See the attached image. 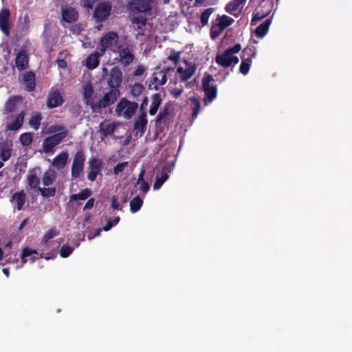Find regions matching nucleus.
<instances>
[{
	"instance_id": "f257e3e1",
	"label": "nucleus",
	"mask_w": 352,
	"mask_h": 352,
	"mask_svg": "<svg viewBox=\"0 0 352 352\" xmlns=\"http://www.w3.org/2000/svg\"><path fill=\"white\" fill-rule=\"evenodd\" d=\"M82 89L83 100L93 111H98L111 105L109 100L110 95L108 96L104 93L103 96L98 98V94H94V89L91 83L84 85Z\"/></svg>"
},
{
	"instance_id": "f03ea898",
	"label": "nucleus",
	"mask_w": 352,
	"mask_h": 352,
	"mask_svg": "<svg viewBox=\"0 0 352 352\" xmlns=\"http://www.w3.org/2000/svg\"><path fill=\"white\" fill-rule=\"evenodd\" d=\"M122 82V72L118 67H113L109 72L107 85L110 89L105 92L109 96V100L111 104H114L120 96L119 89Z\"/></svg>"
},
{
	"instance_id": "7ed1b4c3",
	"label": "nucleus",
	"mask_w": 352,
	"mask_h": 352,
	"mask_svg": "<svg viewBox=\"0 0 352 352\" xmlns=\"http://www.w3.org/2000/svg\"><path fill=\"white\" fill-rule=\"evenodd\" d=\"M241 49V46L239 43L226 49L223 53L216 56V63L225 68L234 66L239 61V58L235 56V54L238 53Z\"/></svg>"
},
{
	"instance_id": "20e7f679",
	"label": "nucleus",
	"mask_w": 352,
	"mask_h": 352,
	"mask_svg": "<svg viewBox=\"0 0 352 352\" xmlns=\"http://www.w3.org/2000/svg\"><path fill=\"white\" fill-rule=\"evenodd\" d=\"M138 108L136 102H131L125 98L120 99L118 103L116 112L118 116H122L125 119H131Z\"/></svg>"
},
{
	"instance_id": "39448f33",
	"label": "nucleus",
	"mask_w": 352,
	"mask_h": 352,
	"mask_svg": "<svg viewBox=\"0 0 352 352\" xmlns=\"http://www.w3.org/2000/svg\"><path fill=\"white\" fill-rule=\"evenodd\" d=\"M67 137V133H56L44 139L42 147L44 153H51L54 147L60 144V143Z\"/></svg>"
},
{
	"instance_id": "423d86ee",
	"label": "nucleus",
	"mask_w": 352,
	"mask_h": 352,
	"mask_svg": "<svg viewBox=\"0 0 352 352\" xmlns=\"http://www.w3.org/2000/svg\"><path fill=\"white\" fill-rule=\"evenodd\" d=\"M159 68V67H157L155 69L157 70ZM173 70V67H165L160 71L154 72L151 81V84L149 87H151V85H153V89L158 90L160 86L164 85L166 82L167 74Z\"/></svg>"
},
{
	"instance_id": "0eeeda50",
	"label": "nucleus",
	"mask_w": 352,
	"mask_h": 352,
	"mask_svg": "<svg viewBox=\"0 0 352 352\" xmlns=\"http://www.w3.org/2000/svg\"><path fill=\"white\" fill-rule=\"evenodd\" d=\"M118 42V35L115 32H109L105 33L100 40V54H104L105 52L111 49L113 46L116 45Z\"/></svg>"
},
{
	"instance_id": "6e6552de",
	"label": "nucleus",
	"mask_w": 352,
	"mask_h": 352,
	"mask_svg": "<svg viewBox=\"0 0 352 352\" xmlns=\"http://www.w3.org/2000/svg\"><path fill=\"white\" fill-rule=\"evenodd\" d=\"M85 157L82 150L78 151L74 155L72 164V177L73 179H77L80 177L83 172L84 163Z\"/></svg>"
},
{
	"instance_id": "1a4fd4ad",
	"label": "nucleus",
	"mask_w": 352,
	"mask_h": 352,
	"mask_svg": "<svg viewBox=\"0 0 352 352\" xmlns=\"http://www.w3.org/2000/svg\"><path fill=\"white\" fill-rule=\"evenodd\" d=\"M213 80V77L210 74L206 76L202 80V87L205 94L204 101L206 104L211 102L217 97V87L210 85V82Z\"/></svg>"
},
{
	"instance_id": "9d476101",
	"label": "nucleus",
	"mask_w": 352,
	"mask_h": 352,
	"mask_svg": "<svg viewBox=\"0 0 352 352\" xmlns=\"http://www.w3.org/2000/svg\"><path fill=\"white\" fill-rule=\"evenodd\" d=\"M257 41L255 40H250L248 45L243 49V75H246L250 70L252 58L256 56L255 44Z\"/></svg>"
},
{
	"instance_id": "9b49d317",
	"label": "nucleus",
	"mask_w": 352,
	"mask_h": 352,
	"mask_svg": "<svg viewBox=\"0 0 352 352\" xmlns=\"http://www.w3.org/2000/svg\"><path fill=\"white\" fill-rule=\"evenodd\" d=\"M118 57L117 58L118 62L124 67H126L132 63L135 59V56L133 53V50L126 46L125 47H118Z\"/></svg>"
},
{
	"instance_id": "f8f14e48",
	"label": "nucleus",
	"mask_w": 352,
	"mask_h": 352,
	"mask_svg": "<svg viewBox=\"0 0 352 352\" xmlns=\"http://www.w3.org/2000/svg\"><path fill=\"white\" fill-rule=\"evenodd\" d=\"M111 8V4L109 2L100 3L95 9L94 16L97 21L102 22L110 15Z\"/></svg>"
},
{
	"instance_id": "ddd939ff",
	"label": "nucleus",
	"mask_w": 352,
	"mask_h": 352,
	"mask_svg": "<svg viewBox=\"0 0 352 352\" xmlns=\"http://www.w3.org/2000/svg\"><path fill=\"white\" fill-rule=\"evenodd\" d=\"M89 168L90 171L87 175V179L91 182H94L99 174L101 175L102 162L96 157H91L89 160Z\"/></svg>"
},
{
	"instance_id": "4468645a",
	"label": "nucleus",
	"mask_w": 352,
	"mask_h": 352,
	"mask_svg": "<svg viewBox=\"0 0 352 352\" xmlns=\"http://www.w3.org/2000/svg\"><path fill=\"white\" fill-rule=\"evenodd\" d=\"M173 164L170 163L165 164L162 166V170L160 175H157L156 180L153 184V188L155 190L160 188L162 184L168 179L169 177L168 174L173 170Z\"/></svg>"
},
{
	"instance_id": "2eb2a0df",
	"label": "nucleus",
	"mask_w": 352,
	"mask_h": 352,
	"mask_svg": "<svg viewBox=\"0 0 352 352\" xmlns=\"http://www.w3.org/2000/svg\"><path fill=\"white\" fill-rule=\"evenodd\" d=\"M187 67L184 69L182 67L177 68V73L179 74L180 80L186 82L189 80L195 73L197 67L195 64L189 63L187 60H184Z\"/></svg>"
},
{
	"instance_id": "dca6fc26",
	"label": "nucleus",
	"mask_w": 352,
	"mask_h": 352,
	"mask_svg": "<svg viewBox=\"0 0 352 352\" xmlns=\"http://www.w3.org/2000/svg\"><path fill=\"white\" fill-rule=\"evenodd\" d=\"M64 99L60 92L55 90L49 93L47 99V106L48 108H55L63 104Z\"/></svg>"
},
{
	"instance_id": "f3484780",
	"label": "nucleus",
	"mask_w": 352,
	"mask_h": 352,
	"mask_svg": "<svg viewBox=\"0 0 352 352\" xmlns=\"http://www.w3.org/2000/svg\"><path fill=\"white\" fill-rule=\"evenodd\" d=\"M62 19L67 23H73L78 19V13L75 8L67 7L61 11Z\"/></svg>"
},
{
	"instance_id": "a211bd4d",
	"label": "nucleus",
	"mask_w": 352,
	"mask_h": 352,
	"mask_svg": "<svg viewBox=\"0 0 352 352\" xmlns=\"http://www.w3.org/2000/svg\"><path fill=\"white\" fill-rule=\"evenodd\" d=\"M29 57L26 52L21 50L15 58V65L19 70H24L28 67Z\"/></svg>"
},
{
	"instance_id": "6ab92c4d",
	"label": "nucleus",
	"mask_w": 352,
	"mask_h": 352,
	"mask_svg": "<svg viewBox=\"0 0 352 352\" xmlns=\"http://www.w3.org/2000/svg\"><path fill=\"white\" fill-rule=\"evenodd\" d=\"M104 54H100V51H96L90 54L85 61V65L90 70L96 68L100 63V56Z\"/></svg>"
},
{
	"instance_id": "aec40b11",
	"label": "nucleus",
	"mask_w": 352,
	"mask_h": 352,
	"mask_svg": "<svg viewBox=\"0 0 352 352\" xmlns=\"http://www.w3.org/2000/svg\"><path fill=\"white\" fill-rule=\"evenodd\" d=\"M10 11L8 9H2L0 11V29L6 35H9Z\"/></svg>"
},
{
	"instance_id": "412c9836",
	"label": "nucleus",
	"mask_w": 352,
	"mask_h": 352,
	"mask_svg": "<svg viewBox=\"0 0 352 352\" xmlns=\"http://www.w3.org/2000/svg\"><path fill=\"white\" fill-rule=\"evenodd\" d=\"M10 201L16 204V208L21 210L23 208L26 202V194L23 190L14 193Z\"/></svg>"
},
{
	"instance_id": "4be33fe9",
	"label": "nucleus",
	"mask_w": 352,
	"mask_h": 352,
	"mask_svg": "<svg viewBox=\"0 0 352 352\" xmlns=\"http://www.w3.org/2000/svg\"><path fill=\"white\" fill-rule=\"evenodd\" d=\"M131 7L133 10L139 12H145L151 9L148 0H133L131 2Z\"/></svg>"
},
{
	"instance_id": "5701e85b",
	"label": "nucleus",
	"mask_w": 352,
	"mask_h": 352,
	"mask_svg": "<svg viewBox=\"0 0 352 352\" xmlns=\"http://www.w3.org/2000/svg\"><path fill=\"white\" fill-rule=\"evenodd\" d=\"M148 120L146 119V113L143 111L141 114L135 119L133 124V130L138 131L141 133H143L146 128Z\"/></svg>"
},
{
	"instance_id": "b1692460",
	"label": "nucleus",
	"mask_w": 352,
	"mask_h": 352,
	"mask_svg": "<svg viewBox=\"0 0 352 352\" xmlns=\"http://www.w3.org/2000/svg\"><path fill=\"white\" fill-rule=\"evenodd\" d=\"M22 101L20 96H13L9 98L4 106V113L8 114L14 111L17 104Z\"/></svg>"
},
{
	"instance_id": "393cba45",
	"label": "nucleus",
	"mask_w": 352,
	"mask_h": 352,
	"mask_svg": "<svg viewBox=\"0 0 352 352\" xmlns=\"http://www.w3.org/2000/svg\"><path fill=\"white\" fill-rule=\"evenodd\" d=\"M117 127L118 123L116 122H103L100 124V133L102 136L107 137L112 135Z\"/></svg>"
},
{
	"instance_id": "a878e982",
	"label": "nucleus",
	"mask_w": 352,
	"mask_h": 352,
	"mask_svg": "<svg viewBox=\"0 0 352 352\" xmlns=\"http://www.w3.org/2000/svg\"><path fill=\"white\" fill-rule=\"evenodd\" d=\"M36 76L33 72H28L24 74L23 80L25 85V89L28 91H32L36 88Z\"/></svg>"
},
{
	"instance_id": "bb28decb",
	"label": "nucleus",
	"mask_w": 352,
	"mask_h": 352,
	"mask_svg": "<svg viewBox=\"0 0 352 352\" xmlns=\"http://www.w3.org/2000/svg\"><path fill=\"white\" fill-rule=\"evenodd\" d=\"M69 159V155L66 152H63L58 154L53 160L52 165L57 169H63Z\"/></svg>"
},
{
	"instance_id": "cd10ccee",
	"label": "nucleus",
	"mask_w": 352,
	"mask_h": 352,
	"mask_svg": "<svg viewBox=\"0 0 352 352\" xmlns=\"http://www.w3.org/2000/svg\"><path fill=\"white\" fill-rule=\"evenodd\" d=\"M25 115V113L24 111H22L21 113H19L15 120L6 126V129L9 131L19 130L23 124Z\"/></svg>"
},
{
	"instance_id": "c85d7f7f",
	"label": "nucleus",
	"mask_w": 352,
	"mask_h": 352,
	"mask_svg": "<svg viewBox=\"0 0 352 352\" xmlns=\"http://www.w3.org/2000/svg\"><path fill=\"white\" fill-rule=\"evenodd\" d=\"M12 155V144L8 142L0 143V157L3 161L8 160Z\"/></svg>"
},
{
	"instance_id": "c756f323",
	"label": "nucleus",
	"mask_w": 352,
	"mask_h": 352,
	"mask_svg": "<svg viewBox=\"0 0 352 352\" xmlns=\"http://www.w3.org/2000/svg\"><path fill=\"white\" fill-rule=\"evenodd\" d=\"M272 23L271 19H265L260 25H258L255 30V34L258 38L264 37L269 30L270 25Z\"/></svg>"
},
{
	"instance_id": "7c9ffc66",
	"label": "nucleus",
	"mask_w": 352,
	"mask_h": 352,
	"mask_svg": "<svg viewBox=\"0 0 352 352\" xmlns=\"http://www.w3.org/2000/svg\"><path fill=\"white\" fill-rule=\"evenodd\" d=\"M56 178V173L54 170L45 171L42 177V182L45 186H49L54 183Z\"/></svg>"
},
{
	"instance_id": "2f4dec72",
	"label": "nucleus",
	"mask_w": 352,
	"mask_h": 352,
	"mask_svg": "<svg viewBox=\"0 0 352 352\" xmlns=\"http://www.w3.org/2000/svg\"><path fill=\"white\" fill-rule=\"evenodd\" d=\"M91 195V191L89 188H85L78 194H72L69 197L70 201H76L78 200H86Z\"/></svg>"
},
{
	"instance_id": "473e14b6",
	"label": "nucleus",
	"mask_w": 352,
	"mask_h": 352,
	"mask_svg": "<svg viewBox=\"0 0 352 352\" xmlns=\"http://www.w3.org/2000/svg\"><path fill=\"white\" fill-rule=\"evenodd\" d=\"M241 4H242V0H233L226 5V10L232 15L237 16Z\"/></svg>"
},
{
	"instance_id": "72a5a7b5",
	"label": "nucleus",
	"mask_w": 352,
	"mask_h": 352,
	"mask_svg": "<svg viewBox=\"0 0 352 352\" xmlns=\"http://www.w3.org/2000/svg\"><path fill=\"white\" fill-rule=\"evenodd\" d=\"M27 182L31 188L36 189L39 188L40 179L36 174L34 173L33 170L30 171V174L27 177Z\"/></svg>"
},
{
	"instance_id": "f704fd0d",
	"label": "nucleus",
	"mask_w": 352,
	"mask_h": 352,
	"mask_svg": "<svg viewBox=\"0 0 352 352\" xmlns=\"http://www.w3.org/2000/svg\"><path fill=\"white\" fill-rule=\"evenodd\" d=\"M216 22L223 29H226L234 23V19L227 15L218 16Z\"/></svg>"
},
{
	"instance_id": "c9c22d12",
	"label": "nucleus",
	"mask_w": 352,
	"mask_h": 352,
	"mask_svg": "<svg viewBox=\"0 0 352 352\" xmlns=\"http://www.w3.org/2000/svg\"><path fill=\"white\" fill-rule=\"evenodd\" d=\"M131 23L136 26L138 30H144V28L146 24L147 19L143 16H134L131 19Z\"/></svg>"
},
{
	"instance_id": "e433bc0d",
	"label": "nucleus",
	"mask_w": 352,
	"mask_h": 352,
	"mask_svg": "<svg viewBox=\"0 0 352 352\" xmlns=\"http://www.w3.org/2000/svg\"><path fill=\"white\" fill-rule=\"evenodd\" d=\"M143 204V200L139 197L136 196L133 198L130 201V210L132 212H136L140 210Z\"/></svg>"
},
{
	"instance_id": "4c0bfd02",
	"label": "nucleus",
	"mask_w": 352,
	"mask_h": 352,
	"mask_svg": "<svg viewBox=\"0 0 352 352\" xmlns=\"http://www.w3.org/2000/svg\"><path fill=\"white\" fill-rule=\"evenodd\" d=\"M41 120H42V116H41V113H37L32 116V117L29 120L28 122H29V124L30 125V126L36 131L40 127Z\"/></svg>"
},
{
	"instance_id": "58836bf2",
	"label": "nucleus",
	"mask_w": 352,
	"mask_h": 352,
	"mask_svg": "<svg viewBox=\"0 0 352 352\" xmlns=\"http://www.w3.org/2000/svg\"><path fill=\"white\" fill-rule=\"evenodd\" d=\"M224 30L219 25V24L217 22L213 23L210 31V35L212 40L216 39L223 31Z\"/></svg>"
},
{
	"instance_id": "ea45409f",
	"label": "nucleus",
	"mask_w": 352,
	"mask_h": 352,
	"mask_svg": "<svg viewBox=\"0 0 352 352\" xmlns=\"http://www.w3.org/2000/svg\"><path fill=\"white\" fill-rule=\"evenodd\" d=\"M66 132L67 135H68L69 132L68 130L63 126L60 124H53L50 126L47 129V133L49 134H55L56 133H62V132Z\"/></svg>"
},
{
	"instance_id": "a19ab883",
	"label": "nucleus",
	"mask_w": 352,
	"mask_h": 352,
	"mask_svg": "<svg viewBox=\"0 0 352 352\" xmlns=\"http://www.w3.org/2000/svg\"><path fill=\"white\" fill-rule=\"evenodd\" d=\"M19 140L23 146H30L33 142V135L30 132L23 133L21 134Z\"/></svg>"
},
{
	"instance_id": "79ce46f5",
	"label": "nucleus",
	"mask_w": 352,
	"mask_h": 352,
	"mask_svg": "<svg viewBox=\"0 0 352 352\" xmlns=\"http://www.w3.org/2000/svg\"><path fill=\"white\" fill-rule=\"evenodd\" d=\"M192 113V118L195 119L197 117L198 113H199L201 109V104L198 99L195 98H192L190 99Z\"/></svg>"
},
{
	"instance_id": "37998d69",
	"label": "nucleus",
	"mask_w": 352,
	"mask_h": 352,
	"mask_svg": "<svg viewBox=\"0 0 352 352\" xmlns=\"http://www.w3.org/2000/svg\"><path fill=\"white\" fill-rule=\"evenodd\" d=\"M38 192L41 195L44 197H54L56 195V188H38Z\"/></svg>"
},
{
	"instance_id": "c03bdc74",
	"label": "nucleus",
	"mask_w": 352,
	"mask_h": 352,
	"mask_svg": "<svg viewBox=\"0 0 352 352\" xmlns=\"http://www.w3.org/2000/svg\"><path fill=\"white\" fill-rule=\"evenodd\" d=\"M214 11V8H210L206 9L201 14L200 21L202 26L208 24V19Z\"/></svg>"
},
{
	"instance_id": "a18cd8bd",
	"label": "nucleus",
	"mask_w": 352,
	"mask_h": 352,
	"mask_svg": "<svg viewBox=\"0 0 352 352\" xmlns=\"http://www.w3.org/2000/svg\"><path fill=\"white\" fill-rule=\"evenodd\" d=\"M144 87L143 85L141 83H135L131 89V94L134 96L137 97L139 96L144 91Z\"/></svg>"
},
{
	"instance_id": "49530a36",
	"label": "nucleus",
	"mask_w": 352,
	"mask_h": 352,
	"mask_svg": "<svg viewBox=\"0 0 352 352\" xmlns=\"http://www.w3.org/2000/svg\"><path fill=\"white\" fill-rule=\"evenodd\" d=\"M34 254H36V251L29 248H25L23 249L21 258L23 264L27 262L26 257L30 256Z\"/></svg>"
},
{
	"instance_id": "de8ad7c7",
	"label": "nucleus",
	"mask_w": 352,
	"mask_h": 352,
	"mask_svg": "<svg viewBox=\"0 0 352 352\" xmlns=\"http://www.w3.org/2000/svg\"><path fill=\"white\" fill-rule=\"evenodd\" d=\"M74 248L69 245H64L61 247L60 254L63 258L68 257L73 252Z\"/></svg>"
},
{
	"instance_id": "09e8293b",
	"label": "nucleus",
	"mask_w": 352,
	"mask_h": 352,
	"mask_svg": "<svg viewBox=\"0 0 352 352\" xmlns=\"http://www.w3.org/2000/svg\"><path fill=\"white\" fill-rule=\"evenodd\" d=\"M167 59L174 62L175 64H177L180 59V52L172 50L170 54L167 57Z\"/></svg>"
},
{
	"instance_id": "8fccbe9b",
	"label": "nucleus",
	"mask_w": 352,
	"mask_h": 352,
	"mask_svg": "<svg viewBox=\"0 0 352 352\" xmlns=\"http://www.w3.org/2000/svg\"><path fill=\"white\" fill-rule=\"evenodd\" d=\"M267 15V13H265H265H261L259 11H256L254 13L253 17L252 19V21H251L252 25H256V23L258 21L261 20L262 19L265 17Z\"/></svg>"
},
{
	"instance_id": "3c124183",
	"label": "nucleus",
	"mask_w": 352,
	"mask_h": 352,
	"mask_svg": "<svg viewBox=\"0 0 352 352\" xmlns=\"http://www.w3.org/2000/svg\"><path fill=\"white\" fill-rule=\"evenodd\" d=\"M129 163L128 162H123L122 163H119L116 164L113 167V173L115 175H118L119 173L124 171V168L128 166Z\"/></svg>"
},
{
	"instance_id": "603ef678",
	"label": "nucleus",
	"mask_w": 352,
	"mask_h": 352,
	"mask_svg": "<svg viewBox=\"0 0 352 352\" xmlns=\"http://www.w3.org/2000/svg\"><path fill=\"white\" fill-rule=\"evenodd\" d=\"M152 103L151 107H155L156 109H159L161 103H162V99L160 97V94H155L152 96Z\"/></svg>"
},
{
	"instance_id": "864d4df0",
	"label": "nucleus",
	"mask_w": 352,
	"mask_h": 352,
	"mask_svg": "<svg viewBox=\"0 0 352 352\" xmlns=\"http://www.w3.org/2000/svg\"><path fill=\"white\" fill-rule=\"evenodd\" d=\"M169 114L168 108L165 107L160 111L156 117V122H160L162 120L165 119Z\"/></svg>"
},
{
	"instance_id": "5fc2aeb1",
	"label": "nucleus",
	"mask_w": 352,
	"mask_h": 352,
	"mask_svg": "<svg viewBox=\"0 0 352 352\" xmlns=\"http://www.w3.org/2000/svg\"><path fill=\"white\" fill-rule=\"evenodd\" d=\"M120 221V217H116L113 219L109 220L107 224L103 227L104 231H109L113 226H116Z\"/></svg>"
},
{
	"instance_id": "6e6d98bb",
	"label": "nucleus",
	"mask_w": 352,
	"mask_h": 352,
	"mask_svg": "<svg viewBox=\"0 0 352 352\" xmlns=\"http://www.w3.org/2000/svg\"><path fill=\"white\" fill-rule=\"evenodd\" d=\"M145 68L143 65H138L136 69L133 72V76H140L145 72Z\"/></svg>"
},
{
	"instance_id": "4d7b16f0",
	"label": "nucleus",
	"mask_w": 352,
	"mask_h": 352,
	"mask_svg": "<svg viewBox=\"0 0 352 352\" xmlns=\"http://www.w3.org/2000/svg\"><path fill=\"white\" fill-rule=\"evenodd\" d=\"M57 234V232L55 229H51L44 236V239L45 242H47L48 240L52 239L54 236H55Z\"/></svg>"
},
{
	"instance_id": "13d9d810",
	"label": "nucleus",
	"mask_w": 352,
	"mask_h": 352,
	"mask_svg": "<svg viewBox=\"0 0 352 352\" xmlns=\"http://www.w3.org/2000/svg\"><path fill=\"white\" fill-rule=\"evenodd\" d=\"M95 202L94 198L89 199L87 202L85 204L83 208V210H90L94 207V204Z\"/></svg>"
},
{
	"instance_id": "bf43d9fd",
	"label": "nucleus",
	"mask_w": 352,
	"mask_h": 352,
	"mask_svg": "<svg viewBox=\"0 0 352 352\" xmlns=\"http://www.w3.org/2000/svg\"><path fill=\"white\" fill-rule=\"evenodd\" d=\"M183 93V89L176 88L170 91V95L173 96L175 98H179L181 94Z\"/></svg>"
},
{
	"instance_id": "052dcab7",
	"label": "nucleus",
	"mask_w": 352,
	"mask_h": 352,
	"mask_svg": "<svg viewBox=\"0 0 352 352\" xmlns=\"http://www.w3.org/2000/svg\"><path fill=\"white\" fill-rule=\"evenodd\" d=\"M111 207L114 210H122V207L120 206V204L117 201V198L115 196H113L111 198Z\"/></svg>"
},
{
	"instance_id": "680f3d73",
	"label": "nucleus",
	"mask_w": 352,
	"mask_h": 352,
	"mask_svg": "<svg viewBox=\"0 0 352 352\" xmlns=\"http://www.w3.org/2000/svg\"><path fill=\"white\" fill-rule=\"evenodd\" d=\"M140 184V190L143 192H147L148 191L150 186H149V184H148V182L143 181V182H141Z\"/></svg>"
},
{
	"instance_id": "e2e57ef3",
	"label": "nucleus",
	"mask_w": 352,
	"mask_h": 352,
	"mask_svg": "<svg viewBox=\"0 0 352 352\" xmlns=\"http://www.w3.org/2000/svg\"><path fill=\"white\" fill-rule=\"evenodd\" d=\"M56 63H57L58 67L60 68L65 69L67 66V62L64 59H57Z\"/></svg>"
},
{
	"instance_id": "0e129e2a",
	"label": "nucleus",
	"mask_w": 352,
	"mask_h": 352,
	"mask_svg": "<svg viewBox=\"0 0 352 352\" xmlns=\"http://www.w3.org/2000/svg\"><path fill=\"white\" fill-rule=\"evenodd\" d=\"M98 0H84V6L85 7H87L89 8H92L94 6V4Z\"/></svg>"
},
{
	"instance_id": "69168bd1",
	"label": "nucleus",
	"mask_w": 352,
	"mask_h": 352,
	"mask_svg": "<svg viewBox=\"0 0 352 352\" xmlns=\"http://www.w3.org/2000/svg\"><path fill=\"white\" fill-rule=\"evenodd\" d=\"M144 173H145L144 170H142L140 172L138 179V184H140L141 182H143V181H144Z\"/></svg>"
},
{
	"instance_id": "338daca9",
	"label": "nucleus",
	"mask_w": 352,
	"mask_h": 352,
	"mask_svg": "<svg viewBox=\"0 0 352 352\" xmlns=\"http://www.w3.org/2000/svg\"><path fill=\"white\" fill-rule=\"evenodd\" d=\"M28 221V218H25L20 223L19 226V230H21L22 229H23V228L25 226V225L27 224Z\"/></svg>"
},
{
	"instance_id": "774afa93",
	"label": "nucleus",
	"mask_w": 352,
	"mask_h": 352,
	"mask_svg": "<svg viewBox=\"0 0 352 352\" xmlns=\"http://www.w3.org/2000/svg\"><path fill=\"white\" fill-rule=\"evenodd\" d=\"M148 104V98L145 96L140 104V109L142 110Z\"/></svg>"
}]
</instances>
